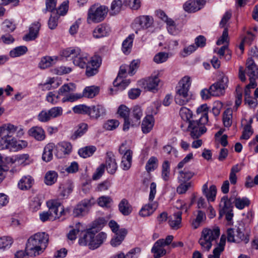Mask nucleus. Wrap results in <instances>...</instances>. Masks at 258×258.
Returning <instances> with one entry per match:
<instances>
[{
  "label": "nucleus",
  "instance_id": "864d4df0",
  "mask_svg": "<svg viewBox=\"0 0 258 258\" xmlns=\"http://www.w3.org/2000/svg\"><path fill=\"white\" fill-rule=\"evenodd\" d=\"M88 130V125L86 123H81L78 130L74 133L72 137L74 139L83 136Z\"/></svg>",
  "mask_w": 258,
  "mask_h": 258
},
{
  "label": "nucleus",
  "instance_id": "a211bd4d",
  "mask_svg": "<svg viewBox=\"0 0 258 258\" xmlns=\"http://www.w3.org/2000/svg\"><path fill=\"white\" fill-rule=\"evenodd\" d=\"M153 23V19L149 16H140L137 17L133 24L134 27H136L137 25L141 29H147L150 27Z\"/></svg>",
  "mask_w": 258,
  "mask_h": 258
},
{
  "label": "nucleus",
  "instance_id": "052dcab7",
  "mask_svg": "<svg viewBox=\"0 0 258 258\" xmlns=\"http://www.w3.org/2000/svg\"><path fill=\"white\" fill-rule=\"evenodd\" d=\"M119 124L118 120L115 119H111L108 120L104 124V128L108 131H112L115 129Z\"/></svg>",
  "mask_w": 258,
  "mask_h": 258
},
{
  "label": "nucleus",
  "instance_id": "6ab92c4d",
  "mask_svg": "<svg viewBox=\"0 0 258 258\" xmlns=\"http://www.w3.org/2000/svg\"><path fill=\"white\" fill-rule=\"evenodd\" d=\"M182 211L178 210L170 216L168 223L173 230H177L181 227Z\"/></svg>",
  "mask_w": 258,
  "mask_h": 258
},
{
  "label": "nucleus",
  "instance_id": "423d86ee",
  "mask_svg": "<svg viewBox=\"0 0 258 258\" xmlns=\"http://www.w3.org/2000/svg\"><path fill=\"white\" fill-rule=\"evenodd\" d=\"M108 12L105 6H92L88 10L87 22L88 23H99L103 21Z\"/></svg>",
  "mask_w": 258,
  "mask_h": 258
},
{
  "label": "nucleus",
  "instance_id": "e2e57ef3",
  "mask_svg": "<svg viewBox=\"0 0 258 258\" xmlns=\"http://www.w3.org/2000/svg\"><path fill=\"white\" fill-rule=\"evenodd\" d=\"M111 185V182L108 180H105L98 184L96 190L97 191H104L108 190Z\"/></svg>",
  "mask_w": 258,
  "mask_h": 258
},
{
  "label": "nucleus",
  "instance_id": "9b49d317",
  "mask_svg": "<svg viewBox=\"0 0 258 258\" xmlns=\"http://www.w3.org/2000/svg\"><path fill=\"white\" fill-rule=\"evenodd\" d=\"M228 78L222 75L216 83L210 86V90L213 96H220L225 93V90L228 87Z\"/></svg>",
  "mask_w": 258,
  "mask_h": 258
},
{
  "label": "nucleus",
  "instance_id": "ddd939ff",
  "mask_svg": "<svg viewBox=\"0 0 258 258\" xmlns=\"http://www.w3.org/2000/svg\"><path fill=\"white\" fill-rule=\"evenodd\" d=\"M55 155L57 158H62L69 155L72 150L71 144L68 142H61L55 145Z\"/></svg>",
  "mask_w": 258,
  "mask_h": 258
},
{
  "label": "nucleus",
  "instance_id": "c756f323",
  "mask_svg": "<svg viewBox=\"0 0 258 258\" xmlns=\"http://www.w3.org/2000/svg\"><path fill=\"white\" fill-rule=\"evenodd\" d=\"M165 246L158 240L154 244L152 252L154 253V258H160L166 253V250L164 248Z\"/></svg>",
  "mask_w": 258,
  "mask_h": 258
},
{
  "label": "nucleus",
  "instance_id": "338daca9",
  "mask_svg": "<svg viewBox=\"0 0 258 258\" xmlns=\"http://www.w3.org/2000/svg\"><path fill=\"white\" fill-rule=\"evenodd\" d=\"M253 131L250 124H247L244 127V130L242 135L241 136V139L248 140L252 135Z\"/></svg>",
  "mask_w": 258,
  "mask_h": 258
},
{
  "label": "nucleus",
  "instance_id": "13d9d810",
  "mask_svg": "<svg viewBox=\"0 0 258 258\" xmlns=\"http://www.w3.org/2000/svg\"><path fill=\"white\" fill-rule=\"evenodd\" d=\"M122 5L121 0H113L111 6L112 15H116L121 10Z\"/></svg>",
  "mask_w": 258,
  "mask_h": 258
},
{
  "label": "nucleus",
  "instance_id": "a19ab883",
  "mask_svg": "<svg viewBox=\"0 0 258 258\" xmlns=\"http://www.w3.org/2000/svg\"><path fill=\"white\" fill-rule=\"evenodd\" d=\"M119 211L124 216L128 215L132 212V207L126 199H122L118 205Z\"/></svg>",
  "mask_w": 258,
  "mask_h": 258
},
{
  "label": "nucleus",
  "instance_id": "09e8293b",
  "mask_svg": "<svg viewBox=\"0 0 258 258\" xmlns=\"http://www.w3.org/2000/svg\"><path fill=\"white\" fill-rule=\"evenodd\" d=\"M28 51L25 46H20L14 48L10 52V55L12 57L20 56L25 54Z\"/></svg>",
  "mask_w": 258,
  "mask_h": 258
},
{
  "label": "nucleus",
  "instance_id": "2eb2a0df",
  "mask_svg": "<svg viewBox=\"0 0 258 258\" xmlns=\"http://www.w3.org/2000/svg\"><path fill=\"white\" fill-rule=\"evenodd\" d=\"M246 73L250 82H255L258 78V67L251 58H248L246 62Z\"/></svg>",
  "mask_w": 258,
  "mask_h": 258
},
{
  "label": "nucleus",
  "instance_id": "603ef678",
  "mask_svg": "<svg viewBox=\"0 0 258 258\" xmlns=\"http://www.w3.org/2000/svg\"><path fill=\"white\" fill-rule=\"evenodd\" d=\"M75 89V86L74 84H64L59 88L58 93L59 95H63L67 93L74 91Z\"/></svg>",
  "mask_w": 258,
  "mask_h": 258
},
{
  "label": "nucleus",
  "instance_id": "aec40b11",
  "mask_svg": "<svg viewBox=\"0 0 258 258\" xmlns=\"http://www.w3.org/2000/svg\"><path fill=\"white\" fill-rule=\"evenodd\" d=\"M104 165L108 173L114 174L116 172L118 166L114 156L111 153H107Z\"/></svg>",
  "mask_w": 258,
  "mask_h": 258
},
{
  "label": "nucleus",
  "instance_id": "4c0bfd02",
  "mask_svg": "<svg viewBox=\"0 0 258 258\" xmlns=\"http://www.w3.org/2000/svg\"><path fill=\"white\" fill-rule=\"evenodd\" d=\"M206 219V216L205 213L200 210L198 211L197 214L196 215V218L192 220L191 223L193 228L197 229L199 227Z\"/></svg>",
  "mask_w": 258,
  "mask_h": 258
},
{
  "label": "nucleus",
  "instance_id": "e433bc0d",
  "mask_svg": "<svg viewBox=\"0 0 258 258\" xmlns=\"http://www.w3.org/2000/svg\"><path fill=\"white\" fill-rule=\"evenodd\" d=\"M109 31V28L102 25H100L94 30L93 35L95 38H100L108 35Z\"/></svg>",
  "mask_w": 258,
  "mask_h": 258
},
{
  "label": "nucleus",
  "instance_id": "0e129e2a",
  "mask_svg": "<svg viewBox=\"0 0 258 258\" xmlns=\"http://www.w3.org/2000/svg\"><path fill=\"white\" fill-rule=\"evenodd\" d=\"M13 243L11 237L4 236L0 238V249L9 247Z\"/></svg>",
  "mask_w": 258,
  "mask_h": 258
},
{
  "label": "nucleus",
  "instance_id": "f3484780",
  "mask_svg": "<svg viewBox=\"0 0 258 258\" xmlns=\"http://www.w3.org/2000/svg\"><path fill=\"white\" fill-rule=\"evenodd\" d=\"M143 116V110L138 105L133 107L130 117V126H136L140 123V120Z\"/></svg>",
  "mask_w": 258,
  "mask_h": 258
},
{
  "label": "nucleus",
  "instance_id": "ea45409f",
  "mask_svg": "<svg viewBox=\"0 0 258 258\" xmlns=\"http://www.w3.org/2000/svg\"><path fill=\"white\" fill-rule=\"evenodd\" d=\"M33 180L30 176L23 177L18 183L19 187L22 190L30 188L33 184Z\"/></svg>",
  "mask_w": 258,
  "mask_h": 258
},
{
  "label": "nucleus",
  "instance_id": "2f4dec72",
  "mask_svg": "<svg viewBox=\"0 0 258 258\" xmlns=\"http://www.w3.org/2000/svg\"><path fill=\"white\" fill-rule=\"evenodd\" d=\"M57 57L45 56L41 58L38 67L41 69H45L54 65L56 62Z\"/></svg>",
  "mask_w": 258,
  "mask_h": 258
},
{
  "label": "nucleus",
  "instance_id": "8fccbe9b",
  "mask_svg": "<svg viewBox=\"0 0 258 258\" xmlns=\"http://www.w3.org/2000/svg\"><path fill=\"white\" fill-rule=\"evenodd\" d=\"M232 111L227 109L223 113V122L224 125L226 127H230L232 123Z\"/></svg>",
  "mask_w": 258,
  "mask_h": 258
},
{
  "label": "nucleus",
  "instance_id": "b1692460",
  "mask_svg": "<svg viewBox=\"0 0 258 258\" xmlns=\"http://www.w3.org/2000/svg\"><path fill=\"white\" fill-rule=\"evenodd\" d=\"M100 64V63L98 59L92 58L91 61L85 67L86 69V75L88 77H91L96 74Z\"/></svg>",
  "mask_w": 258,
  "mask_h": 258
},
{
  "label": "nucleus",
  "instance_id": "58836bf2",
  "mask_svg": "<svg viewBox=\"0 0 258 258\" xmlns=\"http://www.w3.org/2000/svg\"><path fill=\"white\" fill-rule=\"evenodd\" d=\"M134 39V35L131 34L123 41L122 50L124 54H127L130 53L133 46Z\"/></svg>",
  "mask_w": 258,
  "mask_h": 258
},
{
  "label": "nucleus",
  "instance_id": "a18cd8bd",
  "mask_svg": "<svg viewBox=\"0 0 258 258\" xmlns=\"http://www.w3.org/2000/svg\"><path fill=\"white\" fill-rule=\"evenodd\" d=\"M179 114L181 118L185 121L187 123L189 121H192V112L186 107H181L179 111Z\"/></svg>",
  "mask_w": 258,
  "mask_h": 258
},
{
  "label": "nucleus",
  "instance_id": "c03bdc74",
  "mask_svg": "<svg viewBox=\"0 0 258 258\" xmlns=\"http://www.w3.org/2000/svg\"><path fill=\"white\" fill-rule=\"evenodd\" d=\"M81 49L79 47H69L62 51V55L65 57L72 56L73 58L75 55L80 54Z\"/></svg>",
  "mask_w": 258,
  "mask_h": 258
},
{
  "label": "nucleus",
  "instance_id": "4468645a",
  "mask_svg": "<svg viewBox=\"0 0 258 258\" xmlns=\"http://www.w3.org/2000/svg\"><path fill=\"white\" fill-rule=\"evenodd\" d=\"M205 4V0H188L184 4L183 8L188 13H194L201 10Z\"/></svg>",
  "mask_w": 258,
  "mask_h": 258
},
{
  "label": "nucleus",
  "instance_id": "bb28decb",
  "mask_svg": "<svg viewBox=\"0 0 258 258\" xmlns=\"http://www.w3.org/2000/svg\"><path fill=\"white\" fill-rule=\"evenodd\" d=\"M159 82L160 79L157 76H152L144 80L145 89L151 91L157 90Z\"/></svg>",
  "mask_w": 258,
  "mask_h": 258
},
{
  "label": "nucleus",
  "instance_id": "39448f33",
  "mask_svg": "<svg viewBox=\"0 0 258 258\" xmlns=\"http://www.w3.org/2000/svg\"><path fill=\"white\" fill-rule=\"evenodd\" d=\"M211 125L210 122H204L201 118L198 120H192L188 123L187 131L190 132V137L194 139H198L207 132L205 125Z\"/></svg>",
  "mask_w": 258,
  "mask_h": 258
},
{
  "label": "nucleus",
  "instance_id": "6e6552de",
  "mask_svg": "<svg viewBox=\"0 0 258 258\" xmlns=\"http://www.w3.org/2000/svg\"><path fill=\"white\" fill-rule=\"evenodd\" d=\"M47 205L49 208V211L51 216L52 220L59 218L62 215H66L70 213V210H64L61 203L55 200L48 201Z\"/></svg>",
  "mask_w": 258,
  "mask_h": 258
},
{
  "label": "nucleus",
  "instance_id": "6e6d98bb",
  "mask_svg": "<svg viewBox=\"0 0 258 258\" xmlns=\"http://www.w3.org/2000/svg\"><path fill=\"white\" fill-rule=\"evenodd\" d=\"M191 86V79L188 76H184L178 82L176 87H180L181 88L189 90Z\"/></svg>",
  "mask_w": 258,
  "mask_h": 258
},
{
  "label": "nucleus",
  "instance_id": "3c124183",
  "mask_svg": "<svg viewBox=\"0 0 258 258\" xmlns=\"http://www.w3.org/2000/svg\"><path fill=\"white\" fill-rule=\"evenodd\" d=\"M98 92L99 88L97 87H87L84 90L83 96L89 98H92L95 97Z\"/></svg>",
  "mask_w": 258,
  "mask_h": 258
},
{
  "label": "nucleus",
  "instance_id": "79ce46f5",
  "mask_svg": "<svg viewBox=\"0 0 258 258\" xmlns=\"http://www.w3.org/2000/svg\"><path fill=\"white\" fill-rule=\"evenodd\" d=\"M197 113L200 114V118L204 122H209L208 117V107L206 104H204L200 106L197 109Z\"/></svg>",
  "mask_w": 258,
  "mask_h": 258
},
{
  "label": "nucleus",
  "instance_id": "37998d69",
  "mask_svg": "<svg viewBox=\"0 0 258 258\" xmlns=\"http://www.w3.org/2000/svg\"><path fill=\"white\" fill-rule=\"evenodd\" d=\"M57 176V172L54 171H49L47 172L44 178L45 184L48 185H52L56 181Z\"/></svg>",
  "mask_w": 258,
  "mask_h": 258
},
{
  "label": "nucleus",
  "instance_id": "5701e85b",
  "mask_svg": "<svg viewBox=\"0 0 258 258\" xmlns=\"http://www.w3.org/2000/svg\"><path fill=\"white\" fill-rule=\"evenodd\" d=\"M90 58L87 53H83L81 51L80 54L75 55L73 59V63L75 66L81 68H85L91 61Z\"/></svg>",
  "mask_w": 258,
  "mask_h": 258
},
{
  "label": "nucleus",
  "instance_id": "9d476101",
  "mask_svg": "<svg viewBox=\"0 0 258 258\" xmlns=\"http://www.w3.org/2000/svg\"><path fill=\"white\" fill-rule=\"evenodd\" d=\"M154 107L156 109H152L153 106H150L148 108V112L151 113V115H147L143 119L141 124L142 131L144 134H148L150 133L153 129L155 119L153 117V114H156L158 112V108L155 105Z\"/></svg>",
  "mask_w": 258,
  "mask_h": 258
},
{
  "label": "nucleus",
  "instance_id": "473e14b6",
  "mask_svg": "<svg viewBox=\"0 0 258 258\" xmlns=\"http://www.w3.org/2000/svg\"><path fill=\"white\" fill-rule=\"evenodd\" d=\"M17 126H15L11 123L5 124L1 127V132H2V136L4 137H11L16 132Z\"/></svg>",
  "mask_w": 258,
  "mask_h": 258
},
{
  "label": "nucleus",
  "instance_id": "49530a36",
  "mask_svg": "<svg viewBox=\"0 0 258 258\" xmlns=\"http://www.w3.org/2000/svg\"><path fill=\"white\" fill-rule=\"evenodd\" d=\"M96 150L94 146L85 147L79 150V155L84 158L89 157L93 155Z\"/></svg>",
  "mask_w": 258,
  "mask_h": 258
},
{
  "label": "nucleus",
  "instance_id": "de8ad7c7",
  "mask_svg": "<svg viewBox=\"0 0 258 258\" xmlns=\"http://www.w3.org/2000/svg\"><path fill=\"white\" fill-rule=\"evenodd\" d=\"M158 160L155 156L151 157L146 164V170L149 173L155 170L158 167Z\"/></svg>",
  "mask_w": 258,
  "mask_h": 258
},
{
  "label": "nucleus",
  "instance_id": "72a5a7b5",
  "mask_svg": "<svg viewBox=\"0 0 258 258\" xmlns=\"http://www.w3.org/2000/svg\"><path fill=\"white\" fill-rule=\"evenodd\" d=\"M126 233L127 231L125 229H120L118 232L115 233L116 236L111 239L110 241L111 245L115 247L120 245L123 240Z\"/></svg>",
  "mask_w": 258,
  "mask_h": 258
},
{
  "label": "nucleus",
  "instance_id": "f257e3e1",
  "mask_svg": "<svg viewBox=\"0 0 258 258\" xmlns=\"http://www.w3.org/2000/svg\"><path fill=\"white\" fill-rule=\"evenodd\" d=\"M49 236L45 232H38L30 236L26 245V251L31 257L41 254L47 246Z\"/></svg>",
  "mask_w": 258,
  "mask_h": 258
},
{
  "label": "nucleus",
  "instance_id": "774afa93",
  "mask_svg": "<svg viewBox=\"0 0 258 258\" xmlns=\"http://www.w3.org/2000/svg\"><path fill=\"white\" fill-rule=\"evenodd\" d=\"M140 61L139 60H133L129 66H128V74L133 76L134 75L140 65Z\"/></svg>",
  "mask_w": 258,
  "mask_h": 258
},
{
  "label": "nucleus",
  "instance_id": "a878e982",
  "mask_svg": "<svg viewBox=\"0 0 258 258\" xmlns=\"http://www.w3.org/2000/svg\"><path fill=\"white\" fill-rule=\"evenodd\" d=\"M41 24L39 22H35L31 24L29 28V32L26 35L24 39L26 41H31L36 39L38 35Z\"/></svg>",
  "mask_w": 258,
  "mask_h": 258
},
{
  "label": "nucleus",
  "instance_id": "7c9ffc66",
  "mask_svg": "<svg viewBox=\"0 0 258 258\" xmlns=\"http://www.w3.org/2000/svg\"><path fill=\"white\" fill-rule=\"evenodd\" d=\"M55 148V145L53 143L47 144L43 150L42 154V160L46 162L50 161L53 158V151Z\"/></svg>",
  "mask_w": 258,
  "mask_h": 258
},
{
  "label": "nucleus",
  "instance_id": "4be33fe9",
  "mask_svg": "<svg viewBox=\"0 0 258 258\" xmlns=\"http://www.w3.org/2000/svg\"><path fill=\"white\" fill-rule=\"evenodd\" d=\"M232 201V199L231 198L228 199V197L226 196L221 198L219 204V214L220 216H223L225 212L232 210L233 206Z\"/></svg>",
  "mask_w": 258,
  "mask_h": 258
},
{
  "label": "nucleus",
  "instance_id": "69168bd1",
  "mask_svg": "<svg viewBox=\"0 0 258 258\" xmlns=\"http://www.w3.org/2000/svg\"><path fill=\"white\" fill-rule=\"evenodd\" d=\"M88 109L89 106L84 104L76 105L73 108V111L75 113L78 114H88L89 110Z\"/></svg>",
  "mask_w": 258,
  "mask_h": 258
},
{
  "label": "nucleus",
  "instance_id": "f03ea898",
  "mask_svg": "<svg viewBox=\"0 0 258 258\" xmlns=\"http://www.w3.org/2000/svg\"><path fill=\"white\" fill-rule=\"evenodd\" d=\"M97 230L94 228L87 230L79 239L80 245L88 246L90 249H95L99 247L106 240L107 235L104 232H100L95 236Z\"/></svg>",
  "mask_w": 258,
  "mask_h": 258
},
{
  "label": "nucleus",
  "instance_id": "c85d7f7f",
  "mask_svg": "<svg viewBox=\"0 0 258 258\" xmlns=\"http://www.w3.org/2000/svg\"><path fill=\"white\" fill-rule=\"evenodd\" d=\"M28 134L37 141H43L45 138L44 130L41 127L38 126L32 127L28 131Z\"/></svg>",
  "mask_w": 258,
  "mask_h": 258
},
{
  "label": "nucleus",
  "instance_id": "f8f14e48",
  "mask_svg": "<svg viewBox=\"0 0 258 258\" xmlns=\"http://www.w3.org/2000/svg\"><path fill=\"white\" fill-rule=\"evenodd\" d=\"M189 90L187 89L181 88L180 87H176L175 101L177 104L184 105L189 101L191 97Z\"/></svg>",
  "mask_w": 258,
  "mask_h": 258
},
{
  "label": "nucleus",
  "instance_id": "0eeeda50",
  "mask_svg": "<svg viewBox=\"0 0 258 258\" xmlns=\"http://www.w3.org/2000/svg\"><path fill=\"white\" fill-rule=\"evenodd\" d=\"M61 107H53L48 110H42L37 115V119L41 122H47L51 119L58 117L62 114Z\"/></svg>",
  "mask_w": 258,
  "mask_h": 258
},
{
  "label": "nucleus",
  "instance_id": "20e7f679",
  "mask_svg": "<svg viewBox=\"0 0 258 258\" xmlns=\"http://www.w3.org/2000/svg\"><path fill=\"white\" fill-rule=\"evenodd\" d=\"M156 194V184L155 182H152L150 185V191L149 197V203L144 205L139 212V215L142 217L149 216L152 215L158 207L156 202H153Z\"/></svg>",
  "mask_w": 258,
  "mask_h": 258
},
{
  "label": "nucleus",
  "instance_id": "1a4fd4ad",
  "mask_svg": "<svg viewBox=\"0 0 258 258\" xmlns=\"http://www.w3.org/2000/svg\"><path fill=\"white\" fill-rule=\"evenodd\" d=\"M227 234L228 242L240 243L243 241L245 243H247L249 240V235L245 234L239 227L235 231L233 228H228Z\"/></svg>",
  "mask_w": 258,
  "mask_h": 258
},
{
  "label": "nucleus",
  "instance_id": "f704fd0d",
  "mask_svg": "<svg viewBox=\"0 0 258 258\" xmlns=\"http://www.w3.org/2000/svg\"><path fill=\"white\" fill-rule=\"evenodd\" d=\"M235 207L239 210H242L248 207L250 201L247 197H236L233 201Z\"/></svg>",
  "mask_w": 258,
  "mask_h": 258
},
{
  "label": "nucleus",
  "instance_id": "412c9836",
  "mask_svg": "<svg viewBox=\"0 0 258 258\" xmlns=\"http://www.w3.org/2000/svg\"><path fill=\"white\" fill-rule=\"evenodd\" d=\"M202 192L209 202L215 201L217 194V188L215 185H212L208 189V182H206L202 186Z\"/></svg>",
  "mask_w": 258,
  "mask_h": 258
},
{
  "label": "nucleus",
  "instance_id": "c9c22d12",
  "mask_svg": "<svg viewBox=\"0 0 258 258\" xmlns=\"http://www.w3.org/2000/svg\"><path fill=\"white\" fill-rule=\"evenodd\" d=\"M11 161L13 163L23 165L29 164L30 162L29 156L28 154H21L15 156L11 159Z\"/></svg>",
  "mask_w": 258,
  "mask_h": 258
},
{
  "label": "nucleus",
  "instance_id": "393cba45",
  "mask_svg": "<svg viewBox=\"0 0 258 258\" xmlns=\"http://www.w3.org/2000/svg\"><path fill=\"white\" fill-rule=\"evenodd\" d=\"M88 115L92 119H98L99 117L105 114V109L101 105L89 106Z\"/></svg>",
  "mask_w": 258,
  "mask_h": 258
},
{
  "label": "nucleus",
  "instance_id": "bf43d9fd",
  "mask_svg": "<svg viewBox=\"0 0 258 258\" xmlns=\"http://www.w3.org/2000/svg\"><path fill=\"white\" fill-rule=\"evenodd\" d=\"M112 200L110 197L103 196L98 199V204L102 207H107Z\"/></svg>",
  "mask_w": 258,
  "mask_h": 258
},
{
  "label": "nucleus",
  "instance_id": "680f3d73",
  "mask_svg": "<svg viewBox=\"0 0 258 258\" xmlns=\"http://www.w3.org/2000/svg\"><path fill=\"white\" fill-rule=\"evenodd\" d=\"M46 101L52 104L57 103L59 100V94H56L54 92H49L46 97Z\"/></svg>",
  "mask_w": 258,
  "mask_h": 258
},
{
  "label": "nucleus",
  "instance_id": "cd10ccee",
  "mask_svg": "<svg viewBox=\"0 0 258 258\" xmlns=\"http://www.w3.org/2000/svg\"><path fill=\"white\" fill-rule=\"evenodd\" d=\"M226 239L225 235H222L221 236L219 243L213 251V254H210L208 256V258H220L221 253L224 250Z\"/></svg>",
  "mask_w": 258,
  "mask_h": 258
},
{
  "label": "nucleus",
  "instance_id": "5fc2aeb1",
  "mask_svg": "<svg viewBox=\"0 0 258 258\" xmlns=\"http://www.w3.org/2000/svg\"><path fill=\"white\" fill-rule=\"evenodd\" d=\"M59 16L54 12L52 13L48 22V25L50 29H55L58 24V19Z\"/></svg>",
  "mask_w": 258,
  "mask_h": 258
},
{
  "label": "nucleus",
  "instance_id": "dca6fc26",
  "mask_svg": "<svg viewBox=\"0 0 258 258\" xmlns=\"http://www.w3.org/2000/svg\"><path fill=\"white\" fill-rule=\"evenodd\" d=\"M117 113L124 119L123 131H127L130 127V110L124 105H121L118 108Z\"/></svg>",
  "mask_w": 258,
  "mask_h": 258
},
{
  "label": "nucleus",
  "instance_id": "7ed1b4c3",
  "mask_svg": "<svg viewBox=\"0 0 258 258\" xmlns=\"http://www.w3.org/2000/svg\"><path fill=\"white\" fill-rule=\"evenodd\" d=\"M220 234V228L215 227L212 228H204L199 240L203 251H208L211 248L212 243L216 241Z\"/></svg>",
  "mask_w": 258,
  "mask_h": 258
},
{
  "label": "nucleus",
  "instance_id": "4d7b16f0",
  "mask_svg": "<svg viewBox=\"0 0 258 258\" xmlns=\"http://www.w3.org/2000/svg\"><path fill=\"white\" fill-rule=\"evenodd\" d=\"M169 57L168 53L160 52L156 54L154 57V61L157 63L165 62Z\"/></svg>",
  "mask_w": 258,
  "mask_h": 258
}]
</instances>
